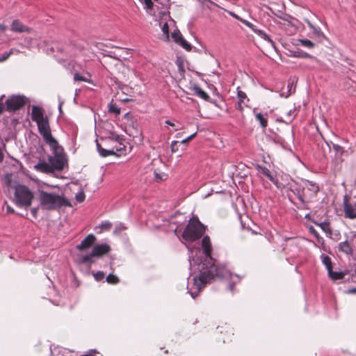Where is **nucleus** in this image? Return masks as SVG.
<instances>
[{"instance_id":"f257e3e1","label":"nucleus","mask_w":356,"mask_h":356,"mask_svg":"<svg viewBox=\"0 0 356 356\" xmlns=\"http://www.w3.org/2000/svg\"><path fill=\"white\" fill-rule=\"evenodd\" d=\"M227 273L225 266L213 262L206 270L201 271L198 276L194 277V285L199 292L214 278L223 277Z\"/></svg>"},{"instance_id":"f03ea898","label":"nucleus","mask_w":356,"mask_h":356,"mask_svg":"<svg viewBox=\"0 0 356 356\" xmlns=\"http://www.w3.org/2000/svg\"><path fill=\"white\" fill-rule=\"evenodd\" d=\"M206 227L199 220L197 216L191 218L182 233V238L186 241H195L200 238L204 234Z\"/></svg>"},{"instance_id":"7ed1b4c3","label":"nucleus","mask_w":356,"mask_h":356,"mask_svg":"<svg viewBox=\"0 0 356 356\" xmlns=\"http://www.w3.org/2000/svg\"><path fill=\"white\" fill-rule=\"evenodd\" d=\"M39 200L42 207L47 210H54L61 207L70 206L69 201L58 195L41 191L39 195Z\"/></svg>"},{"instance_id":"20e7f679","label":"nucleus","mask_w":356,"mask_h":356,"mask_svg":"<svg viewBox=\"0 0 356 356\" xmlns=\"http://www.w3.org/2000/svg\"><path fill=\"white\" fill-rule=\"evenodd\" d=\"M319 191L318 186L312 181H305L303 182L301 189L298 190V198L302 203L300 209H308L307 204L313 202Z\"/></svg>"},{"instance_id":"39448f33","label":"nucleus","mask_w":356,"mask_h":356,"mask_svg":"<svg viewBox=\"0 0 356 356\" xmlns=\"http://www.w3.org/2000/svg\"><path fill=\"white\" fill-rule=\"evenodd\" d=\"M15 197L18 206L28 207L31 204L34 195L27 186L18 185L15 188Z\"/></svg>"},{"instance_id":"423d86ee","label":"nucleus","mask_w":356,"mask_h":356,"mask_svg":"<svg viewBox=\"0 0 356 356\" xmlns=\"http://www.w3.org/2000/svg\"><path fill=\"white\" fill-rule=\"evenodd\" d=\"M52 149L54 156L49 159L51 167L54 170H62L67 163L65 154L63 149L58 145L57 142L56 145L49 146Z\"/></svg>"},{"instance_id":"0eeeda50","label":"nucleus","mask_w":356,"mask_h":356,"mask_svg":"<svg viewBox=\"0 0 356 356\" xmlns=\"http://www.w3.org/2000/svg\"><path fill=\"white\" fill-rule=\"evenodd\" d=\"M38 131L49 146L56 145L57 140L52 136L48 118L37 122Z\"/></svg>"},{"instance_id":"6e6552de","label":"nucleus","mask_w":356,"mask_h":356,"mask_svg":"<svg viewBox=\"0 0 356 356\" xmlns=\"http://www.w3.org/2000/svg\"><path fill=\"white\" fill-rule=\"evenodd\" d=\"M26 98L23 95H13L5 102L6 111H15L22 108L26 104Z\"/></svg>"},{"instance_id":"1a4fd4ad","label":"nucleus","mask_w":356,"mask_h":356,"mask_svg":"<svg viewBox=\"0 0 356 356\" xmlns=\"http://www.w3.org/2000/svg\"><path fill=\"white\" fill-rule=\"evenodd\" d=\"M217 339L223 343L230 342L232 341L234 335L233 328L227 324L218 326L216 328Z\"/></svg>"},{"instance_id":"9d476101","label":"nucleus","mask_w":356,"mask_h":356,"mask_svg":"<svg viewBox=\"0 0 356 356\" xmlns=\"http://www.w3.org/2000/svg\"><path fill=\"white\" fill-rule=\"evenodd\" d=\"M344 216L349 219L356 218V197L349 198L347 195L343 197Z\"/></svg>"},{"instance_id":"9b49d317","label":"nucleus","mask_w":356,"mask_h":356,"mask_svg":"<svg viewBox=\"0 0 356 356\" xmlns=\"http://www.w3.org/2000/svg\"><path fill=\"white\" fill-rule=\"evenodd\" d=\"M96 240V236L92 234H90L81 242L80 244L77 245L76 248L80 251L88 250L95 244Z\"/></svg>"},{"instance_id":"f8f14e48","label":"nucleus","mask_w":356,"mask_h":356,"mask_svg":"<svg viewBox=\"0 0 356 356\" xmlns=\"http://www.w3.org/2000/svg\"><path fill=\"white\" fill-rule=\"evenodd\" d=\"M111 251V247L106 244H98L93 247L92 250V255L95 257H100L107 254Z\"/></svg>"},{"instance_id":"ddd939ff","label":"nucleus","mask_w":356,"mask_h":356,"mask_svg":"<svg viewBox=\"0 0 356 356\" xmlns=\"http://www.w3.org/2000/svg\"><path fill=\"white\" fill-rule=\"evenodd\" d=\"M47 118L44 116V111L42 108L38 106H33L31 108V120L36 123Z\"/></svg>"},{"instance_id":"4468645a","label":"nucleus","mask_w":356,"mask_h":356,"mask_svg":"<svg viewBox=\"0 0 356 356\" xmlns=\"http://www.w3.org/2000/svg\"><path fill=\"white\" fill-rule=\"evenodd\" d=\"M202 248L206 257L213 261L211 257L212 246L209 236H205L203 237L202 240Z\"/></svg>"},{"instance_id":"2eb2a0df","label":"nucleus","mask_w":356,"mask_h":356,"mask_svg":"<svg viewBox=\"0 0 356 356\" xmlns=\"http://www.w3.org/2000/svg\"><path fill=\"white\" fill-rule=\"evenodd\" d=\"M10 30L17 33H30L31 29L23 24L19 20H14L10 26Z\"/></svg>"},{"instance_id":"dca6fc26","label":"nucleus","mask_w":356,"mask_h":356,"mask_svg":"<svg viewBox=\"0 0 356 356\" xmlns=\"http://www.w3.org/2000/svg\"><path fill=\"white\" fill-rule=\"evenodd\" d=\"M237 97L238 102L236 108L243 111L245 106H248L247 103L249 102V99L245 92L239 90V88L237 89Z\"/></svg>"},{"instance_id":"f3484780","label":"nucleus","mask_w":356,"mask_h":356,"mask_svg":"<svg viewBox=\"0 0 356 356\" xmlns=\"http://www.w3.org/2000/svg\"><path fill=\"white\" fill-rule=\"evenodd\" d=\"M261 172L263 175L266 176L270 181H271L278 188H284V184L280 183L270 173V170L266 167H261Z\"/></svg>"},{"instance_id":"a211bd4d","label":"nucleus","mask_w":356,"mask_h":356,"mask_svg":"<svg viewBox=\"0 0 356 356\" xmlns=\"http://www.w3.org/2000/svg\"><path fill=\"white\" fill-rule=\"evenodd\" d=\"M35 169L38 171L44 173H50L53 172V168L51 167V165H49L44 161L39 162L37 165H35Z\"/></svg>"},{"instance_id":"6ab92c4d","label":"nucleus","mask_w":356,"mask_h":356,"mask_svg":"<svg viewBox=\"0 0 356 356\" xmlns=\"http://www.w3.org/2000/svg\"><path fill=\"white\" fill-rule=\"evenodd\" d=\"M339 250L346 254L352 255L353 254V250L348 241L341 242L339 244Z\"/></svg>"},{"instance_id":"aec40b11","label":"nucleus","mask_w":356,"mask_h":356,"mask_svg":"<svg viewBox=\"0 0 356 356\" xmlns=\"http://www.w3.org/2000/svg\"><path fill=\"white\" fill-rule=\"evenodd\" d=\"M252 28H250V29L254 31V33H255L257 35L260 36L262 39L268 41L271 44H274L273 41L270 39V38L264 31L257 29L254 24H253V26H252Z\"/></svg>"},{"instance_id":"412c9836","label":"nucleus","mask_w":356,"mask_h":356,"mask_svg":"<svg viewBox=\"0 0 356 356\" xmlns=\"http://www.w3.org/2000/svg\"><path fill=\"white\" fill-rule=\"evenodd\" d=\"M193 90L194 92V94L198 96L199 97L207 101L209 99V95L205 91L202 90L199 86H195L193 88Z\"/></svg>"},{"instance_id":"4be33fe9","label":"nucleus","mask_w":356,"mask_h":356,"mask_svg":"<svg viewBox=\"0 0 356 356\" xmlns=\"http://www.w3.org/2000/svg\"><path fill=\"white\" fill-rule=\"evenodd\" d=\"M309 27L312 30V33L314 35L318 38L323 36V33L321 31L319 27L315 26L309 20H305Z\"/></svg>"},{"instance_id":"5701e85b","label":"nucleus","mask_w":356,"mask_h":356,"mask_svg":"<svg viewBox=\"0 0 356 356\" xmlns=\"http://www.w3.org/2000/svg\"><path fill=\"white\" fill-rule=\"evenodd\" d=\"M97 149L99 154L104 157L115 154L114 148H113L112 149H105L103 147H102L100 145L97 144Z\"/></svg>"},{"instance_id":"b1692460","label":"nucleus","mask_w":356,"mask_h":356,"mask_svg":"<svg viewBox=\"0 0 356 356\" xmlns=\"http://www.w3.org/2000/svg\"><path fill=\"white\" fill-rule=\"evenodd\" d=\"M256 120L259 122L260 125L263 128H266L268 125L267 118L261 113L256 115Z\"/></svg>"},{"instance_id":"393cba45","label":"nucleus","mask_w":356,"mask_h":356,"mask_svg":"<svg viewBox=\"0 0 356 356\" xmlns=\"http://www.w3.org/2000/svg\"><path fill=\"white\" fill-rule=\"evenodd\" d=\"M323 263L325 266L328 273H332V264L330 257L324 256L323 257Z\"/></svg>"},{"instance_id":"a878e982","label":"nucleus","mask_w":356,"mask_h":356,"mask_svg":"<svg viewBox=\"0 0 356 356\" xmlns=\"http://www.w3.org/2000/svg\"><path fill=\"white\" fill-rule=\"evenodd\" d=\"M229 14L231 16H232L233 17H234L235 19L239 20L240 22H241L243 24H245V26H247L249 28H252V26H253V24H252L251 22L240 17L238 15H237L236 14H235L234 13H232V12H229Z\"/></svg>"},{"instance_id":"bb28decb","label":"nucleus","mask_w":356,"mask_h":356,"mask_svg":"<svg viewBox=\"0 0 356 356\" xmlns=\"http://www.w3.org/2000/svg\"><path fill=\"white\" fill-rule=\"evenodd\" d=\"M106 282L111 284H116L120 282V280L116 275L113 274H109L106 277Z\"/></svg>"},{"instance_id":"cd10ccee","label":"nucleus","mask_w":356,"mask_h":356,"mask_svg":"<svg viewBox=\"0 0 356 356\" xmlns=\"http://www.w3.org/2000/svg\"><path fill=\"white\" fill-rule=\"evenodd\" d=\"M196 134H197V133H194V134H191V136H189L188 137H187L186 138H185L179 142L180 145H182L184 146V147L182 148V150L185 149L186 147L188 145V143L195 137Z\"/></svg>"},{"instance_id":"c85d7f7f","label":"nucleus","mask_w":356,"mask_h":356,"mask_svg":"<svg viewBox=\"0 0 356 356\" xmlns=\"http://www.w3.org/2000/svg\"><path fill=\"white\" fill-rule=\"evenodd\" d=\"M328 275L334 280L343 279L344 276L341 272H334L332 270V273H328Z\"/></svg>"},{"instance_id":"c756f323","label":"nucleus","mask_w":356,"mask_h":356,"mask_svg":"<svg viewBox=\"0 0 356 356\" xmlns=\"http://www.w3.org/2000/svg\"><path fill=\"white\" fill-rule=\"evenodd\" d=\"M299 42L302 46L306 47L309 48V49H312L315 46L314 42H312V41H310L309 40H307V39L299 40Z\"/></svg>"},{"instance_id":"7c9ffc66","label":"nucleus","mask_w":356,"mask_h":356,"mask_svg":"<svg viewBox=\"0 0 356 356\" xmlns=\"http://www.w3.org/2000/svg\"><path fill=\"white\" fill-rule=\"evenodd\" d=\"M109 111L111 113H115L116 115H119L120 113V108L118 107L116 104L111 102L109 104Z\"/></svg>"},{"instance_id":"2f4dec72","label":"nucleus","mask_w":356,"mask_h":356,"mask_svg":"<svg viewBox=\"0 0 356 356\" xmlns=\"http://www.w3.org/2000/svg\"><path fill=\"white\" fill-rule=\"evenodd\" d=\"M333 149L337 156H341L346 152L345 150L339 145H333Z\"/></svg>"},{"instance_id":"473e14b6","label":"nucleus","mask_w":356,"mask_h":356,"mask_svg":"<svg viewBox=\"0 0 356 356\" xmlns=\"http://www.w3.org/2000/svg\"><path fill=\"white\" fill-rule=\"evenodd\" d=\"M178 44L187 51H191L192 49L191 45L184 38L178 42Z\"/></svg>"},{"instance_id":"72a5a7b5","label":"nucleus","mask_w":356,"mask_h":356,"mask_svg":"<svg viewBox=\"0 0 356 356\" xmlns=\"http://www.w3.org/2000/svg\"><path fill=\"white\" fill-rule=\"evenodd\" d=\"M172 38L174 39L175 42L178 43L182 38V35L179 31H175L172 33Z\"/></svg>"},{"instance_id":"f704fd0d","label":"nucleus","mask_w":356,"mask_h":356,"mask_svg":"<svg viewBox=\"0 0 356 356\" xmlns=\"http://www.w3.org/2000/svg\"><path fill=\"white\" fill-rule=\"evenodd\" d=\"M74 81H83V82L90 83L89 79H88L87 78H86L83 76L80 75L79 73L74 74Z\"/></svg>"},{"instance_id":"c9c22d12","label":"nucleus","mask_w":356,"mask_h":356,"mask_svg":"<svg viewBox=\"0 0 356 356\" xmlns=\"http://www.w3.org/2000/svg\"><path fill=\"white\" fill-rule=\"evenodd\" d=\"M14 49H11L8 52L3 53L0 56V63L6 61L13 53Z\"/></svg>"},{"instance_id":"e433bc0d","label":"nucleus","mask_w":356,"mask_h":356,"mask_svg":"<svg viewBox=\"0 0 356 356\" xmlns=\"http://www.w3.org/2000/svg\"><path fill=\"white\" fill-rule=\"evenodd\" d=\"M179 147H180L179 141H176V140L172 141L171 143V145H170L172 152H178Z\"/></svg>"},{"instance_id":"4c0bfd02","label":"nucleus","mask_w":356,"mask_h":356,"mask_svg":"<svg viewBox=\"0 0 356 356\" xmlns=\"http://www.w3.org/2000/svg\"><path fill=\"white\" fill-rule=\"evenodd\" d=\"M95 257V255H92V252L90 254L82 257L81 261L83 264H88L92 262V258Z\"/></svg>"},{"instance_id":"58836bf2","label":"nucleus","mask_w":356,"mask_h":356,"mask_svg":"<svg viewBox=\"0 0 356 356\" xmlns=\"http://www.w3.org/2000/svg\"><path fill=\"white\" fill-rule=\"evenodd\" d=\"M294 56L299 58H313L311 55H309L307 53L303 52V51H296L294 54Z\"/></svg>"},{"instance_id":"ea45409f","label":"nucleus","mask_w":356,"mask_h":356,"mask_svg":"<svg viewBox=\"0 0 356 356\" xmlns=\"http://www.w3.org/2000/svg\"><path fill=\"white\" fill-rule=\"evenodd\" d=\"M112 224L110 222L106 221L101 224L100 228L103 230L108 231L111 229Z\"/></svg>"},{"instance_id":"a19ab883","label":"nucleus","mask_w":356,"mask_h":356,"mask_svg":"<svg viewBox=\"0 0 356 356\" xmlns=\"http://www.w3.org/2000/svg\"><path fill=\"white\" fill-rule=\"evenodd\" d=\"M104 273L102 271H98L94 274V277L97 281H101L104 278Z\"/></svg>"},{"instance_id":"79ce46f5","label":"nucleus","mask_w":356,"mask_h":356,"mask_svg":"<svg viewBox=\"0 0 356 356\" xmlns=\"http://www.w3.org/2000/svg\"><path fill=\"white\" fill-rule=\"evenodd\" d=\"M75 197L77 202H82L84 201L86 196L83 192H80L76 195Z\"/></svg>"},{"instance_id":"37998d69","label":"nucleus","mask_w":356,"mask_h":356,"mask_svg":"<svg viewBox=\"0 0 356 356\" xmlns=\"http://www.w3.org/2000/svg\"><path fill=\"white\" fill-rule=\"evenodd\" d=\"M162 31L167 38L169 36V27L167 23H165L162 26Z\"/></svg>"},{"instance_id":"c03bdc74","label":"nucleus","mask_w":356,"mask_h":356,"mask_svg":"<svg viewBox=\"0 0 356 356\" xmlns=\"http://www.w3.org/2000/svg\"><path fill=\"white\" fill-rule=\"evenodd\" d=\"M165 123L166 124H168V125L171 126L172 127H173L175 131H178V130H181V127H177V126H176V124H175V123L172 122H171L170 120H165Z\"/></svg>"},{"instance_id":"a18cd8bd","label":"nucleus","mask_w":356,"mask_h":356,"mask_svg":"<svg viewBox=\"0 0 356 356\" xmlns=\"http://www.w3.org/2000/svg\"><path fill=\"white\" fill-rule=\"evenodd\" d=\"M144 3L146 6L147 9H152L153 8L154 3L152 0H143Z\"/></svg>"},{"instance_id":"49530a36","label":"nucleus","mask_w":356,"mask_h":356,"mask_svg":"<svg viewBox=\"0 0 356 356\" xmlns=\"http://www.w3.org/2000/svg\"><path fill=\"white\" fill-rule=\"evenodd\" d=\"M319 226L325 232L330 231V226H329V224H327V223H325V222L321 223V224H319Z\"/></svg>"},{"instance_id":"de8ad7c7","label":"nucleus","mask_w":356,"mask_h":356,"mask_svg":"<svg viewBox=\"0 0 356 356\" xmlns=\"http://www.w3.org/2000/svg\"><path fill=\"white\" fill-rule=\"evenodd\" d=\"M124 149H125V145L120 143H119V146L115 147V150L120 151V152L124 150Z\"/></svg>"},{"instance_id":"09e8293b","label":"nucleus","mask_w":356,"mask_h":356,"mask_svg":"<svg viewBox=\"0 0 356 356\" xmlns=\"http://www.w3.org/2000/svg\"><path fill=\"white\" fill-rule=\"evenodd\" d=\"M38 208L31 209V211L34 218H37Z\"/></svg>"},{"instance_id":"8fccbe9b","label":"nucleus","mask_w":356,"mask_h":356,"mask_svg":"<svg viewBox=\"0 0 356 356\" xmlns=\"http://www.w3.org/2000/svg\"><path fill=\"white\" fill-rule=\"evenodd\" d=\"M310 232L312 233L315 236L318 237V232L316 231V229L313 227H310Z\"/></svg>"},{"instance_id":"3c124183","label":"nucleus","mask_w":356,"mask_h":356,"mask_svg":"<svg viewBox=\"0 0 356 356\" xmlns=\"http://www.w3.org/2000/svg\"><path fill=\"white\" fill-rule=\"evenodd\" d=\"M5 109L3 102H0V115L3 112Z\"/></svg>"},{"instance_id":"603ef678","label":"nucleus","mask_w":356,"mask_h":356,"mask_svg":"<svg viewBox=\"0 0 356 356\" xmlns=\"http://www.w3.org/2000/svg\"><path fill=\"white\" fill-rule=\"evenodd\" d=\"M6 30V26L5 25H0V32H3Z\"/></svg>"},{"instance_id":"864d4df0","label":"nucleus","mask_w":356,"mask_h":356,"mask_svg":"<svg viewBox=\"0 0 356 356\" xmlns=\"http://www.w3.org/2000/svg\"><path fill=\"white\" fill-rule=\"evenodd\" d=\"M7 211L8 213H14V209L10 206H7Z\"/></svg>"},{"instance_id":"5fc2aeb1","label":"nucleus","mask_w":356,"mask_h":356,"mask_svg":"<svg viewBox=\"0 0 356 356\" xmlns=\"http://www.w3.org/2000/svg\"><path fill=\"white\" fill-rule=\"evenodd\" d=\"M348 293H356V288L351 289L348 290Z\"/></svg>"},{"instance_id":"6e6d98bb","label":"nucleus","mask_w":356,"mask_h":356,"mask_svg":"<svg viewBox=\"0 0 356 356\" xmlns=\"http://www.w3.org/2000/svg\"><path fill=\"white\" fill-rule=\"evenodd\" d=\"M180 136H181V133H178V134H176V136H175V137H176V138H180Z\"/></svg>"},{"instance_id":"4d7b16f0","label":"nucleus","mask_w":356,"mask_h":356,"mask_svg":"<svg viewBox=\"0 0 356 356\" xmlns=\"http://www.w3.org/2000/svg\"><path fill=\"white\" fill-rule=\"evenodd\" d=\"M3 97H4V95H1V96L0 97V102H3Z\"/></svg>"},{"instance_id":"13d9d810","label":"nucleus","mask_w":356,"mask_h":356,"mask_svg":"<svg viewBox=\"0 0 356 356\" xmlns=\"http://www.w3.org/2000/svg\"><path fill=\"white\" fill-rule=\"evenodd\" d=\"M115 140H116L117 141H119V140H120V137L119 136H116V137H115Z\"/></svg>"},{"instance_id":"bf43d9fd","label":"nucleus","mask_w":356,"mask_h":356,"mask_svg":"<svg viewBox=\"0 0 356 356\" xmlns=\"http://www.w3.org/2000/svg\"><path fill=\"white\" fill-rule=\"evenodd\" d=\"M156 178H159V179H161V178L159 176V175H158V174H156Z\"/></svg>"},{"instance_id":"052dcab7","label":"nucleus","mask_w":356,"mask_h":356,"mask_svg":"<svg viewBox=\"0 0 356 356\" xmlns=\"http://www.w3.org/2000/svg\"><path fill=\"white\" fill-rule=\"evenodd\" d=\"M234 287L233 284H231V290H232V288Z\"/></svg>"},{"instance_id":"680f3d73","label":"nucleus","mask_w":356,"mask_h":356,"mask_svg":"<svg viewBox=\"0 0 356 356\" xmlns=\"http://www.w3.org/2000/svg\"><path fill=\"white\" fill-rule=\"evenodd\" d=\"M192 297L194 298L195 296L193 295V293H191Z\"/></svg>"}]
</instances>
